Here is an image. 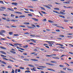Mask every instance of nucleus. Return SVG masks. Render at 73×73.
I'll use <instances>...</instances> for the list:
<instances>
[{
	"label": "nucleus",
	"instance_id": "1",
	"mask_svg": "<svg viewBox=\"0 0 73 73\" xmlns=\"http://www.w3.org/2000/svg\"><path fill=\"white\" fill-rule=\"evenodd\" d=\"M9 44L10 45H11V46H14V47H15V46H17V45H22L21 44H20L19 43L14 44V45H15V46H14V45L12 44L11 43H9Z\"/></svg>",
	"mask_w": 73,
	"mask_h": 73
},
{
	"label": "nucleus",
	"instance_id": "2",
	"mask_svg": "<svg viewBox=\"0 0 73 73\" xmlns=\"http://www.w3.org/2000/svg\"><path fill=\"white\" fill-rule=\"evenodd\" d=\"M3 60H6L7 61H11V62H14V61H13L12 60H11V59L9 60L8 59H7L5 58H3Z\"/></svg>",
	"mask_w": 73,
	"mask_h": 73
},
{
	"label": "nucleus",
	"instance_id": "3",
	"mask_svg": "<svg viewBox=\"0 0 73 73\" xmlns=\"http://www.w3.org/2000/svg\"><path fill=\"white\" fill-rule=\"evenodd\" d=\"M44 7H46L47 8H48V9H51V8L49 6L46 5H44Z\"/></svg>",
	"mask_w": 73,
	"mask_h": 73
},
{
	"label": "nucleus",
	"instance_id": "4",
	"mask_svg": "<svg viewBox=\"0 0 73 73\" xmlns=\"http://www.w3.org/2000/svg\"><path fill=\"white\" fill-rule=\"evenodd\" d=\"M47 70H50V71H53V72H55V70H54L52 68H47Z\"/></svg>",
	"mask_w": 73,
	"mask_h": 73
},
{
	"label": "nucleus",
	"instance_id": "5",
	"mask_svg": "<svg viewBox=\"0 0 73 73\" xmlns=\"http://www.w3.org/2000/svg\"><path fill=\"white\" fill-rule=\"evenodd\" d=\"M1 33H5L6 31L5 30H2L1 31Z\"/></svg>",
	"mask_w": 73,
	"mask_h": 73
},
{
	"label": "nucleus",
	"instance_id": "6",
	"mask_svg": "<svg viewBox=\"0 0 73 73\" xmlns=\"http://www.w3.org/2000/svg\"><path fill=\"white\" fill-rule=\"evenodd\" d=\"M14 13H18V14H22V13L20 12L15 11Z\"/></svg>",
	"mask_w": 73,
	"mask_h": 73
},
{
	"label": "nucleus",
	"instance_id": "7",
	"mask_svg": "<svg viewBox=\"0 0 73 73\" xmlns=\"http://www.w3.org/2000/svg\"><path fill=\"white\" fill-rule=\"evenodd\" d=\"M36 68L35 67L33 68V69L31 68V70H32L33 71H36V70L35 69H36Z\"/></svg>",
	"mask_w": 73,
	"mask_h": 73
},
{
	"label": "nucleus",
	"instance_id": "8",
	"mask_svg": "<svg viewBox=\"0 0 73 73\" xmlns=\"http://www.w3.org/2000/svg\"><path fill=\"white\" fill-rule=\"evenodd\" d=\"M31 60H32V61H38V60H37L36 59H31Z\"/></svg>",
	"mask_w": 73,
	"mask_h": 73
},
{
	"label": "nucleus",
	"instance_id": "9",
	"mask_svg": "<svg viewBox=\"0 0 73 73\" xmlns=\"http://www.w3.org/2000/svg\"><path fill=\"white\" fill-rule=\"evenodd\" d=\"M0 52H1V53H3V54H7L6 53L4 52L3 51H0Z\"/></svg>",
	"mask_w": 73,
	"mask_h": 73
},
{
	"label": "nucleus",
	"instance_id": "10",
	"mask_svg": "<svg viewBox=\"0 0 73 73\" xmlns=\"http://www.w3.org/2000/svg\"><path fill=\"white\" fill-rule=\"evenodd\" d=\"M25 17V16L23 15H21L19 16L20 18H23V17Z\"/></svg>",
	"mask_w": 73,
	"mask_h": 73
},
{
	"label": "nucleus",
	"instance_id": "11",
	"mask_svg": "<svg viewBox=\"0 0 73 73\" xmlns=\"http://www.w3.org/2000/svg\"><path fill=\"white\" fill-rule=\"evenodd\" d=\"M48 44H49V46H52V47H53V46H52V44L53 45V43H49Z\"/></svg>",
	"mask_w": 73,
	"mask_h": 73
},
{
	"label": "nucleus",
	"instance_id": "12",
	"mask_svg": "<svg viewBox=\"0 0 73 73\" xmlns=\"http://www.w3.org/2000/svg\"><path fill=\"white\" fill-rule=\"evenodd\" d=\"M10 52H11V53H13L14 54H16V52L15 51H13L12 50H10Z\"/></svg>",
	"mask_w": 73,
	"mask_h": 73
},
{
	"label": "nucleus",
	"instance_id": "13",
	"mask_svg": "<svg viewBox=\"0 0 73 73\" xmlns=\"http://www.w3.org/2000/svg\"><path fill=\"white\" fill-rule=\"evenodd\" d=\"M31 41H33V42H35V43H36V40H34V39H30Z\"/></svg>",
	"mask_w": 73,
	"mask_h": 73
},
{
	"label": "nucleus",
	"instance_id": "14",
	"mask_svg": "<svg viewBox=\"0 0 73 73\" xmlns=\"http://www.w3.org/2000/svg\"><path fill=\"white\" fill-rule=\"evenodd\" d=\"M24 24H26V25H28L29 24V22H25L23 23Z\"/></svg>",
	"mask_w": 73,
	"mask_h": 73
},
{
	"label": "nucleus",
	"instance_id": "15",
	"mask_svg": "<svg viewBox=\"0 0 73 73\" xmlns=\"http://www.w3.org/2000/svg\"><path fill=\"white\" fill-rule=\"evenodd\" d=\"M58 16L59 17H62V18H63V19H65V17L63 16L62 15H58Z\"/></svg>",
	"mask_w": 73,
	"mask_h": 73
},
{
	"label": "nucleus",
	"instance_id": "16",
	"mask_svg": "<svg viewBox=\"0 0 73 73\" xmlns=\"http://www.w3.org/2000/svg\"><path fill=\"white\" fill-rule=\"evenodd\" d=\"M28 66H30L31 67H35V66L31 64H28Z\"/></svg>",
	"mask_w": 73,
	"mask_h": 73
},
{
	"label": "nucleus",
	"instance_id": "17",
	"mask_svg": "<svg viewBox=\"0 0 73 73\" xmlns=\"http://www.w3.org/2000/svg\"><path fill=\"white\" fill-rule=\"evenodd\" d=\"M1 8L3 9H6V8L4 7H1Z\"/></svg>",
	"mask_w": 73,
	"mask_h": 73
},
{
	"label": "nucleus",
	"instance_id": "18",
	"mask_svg": "<svg viewBox=\"0 0 73 73\" xmlns=\"http://www.w3.org/2000/svg\"><path fill=\"white\" fill-rule=\"evenodd\" d=\"M23 47L24 48H27L28 47V45H26L25 46H23Z\"/></svg>",
	"mask_w": 73,
	"mask_h": 73
},
{
	"label": "nucleus",
	"instance_id": "19",
	"mask_svg": "<svg viewBox=\"0 0 73 73\" xmlns=\"http://www.w3.org/2000/svg\"><path fill=\"white\" fill-rule=\"evenodd\" d=\"M52 58H54V59H59V58L58 57H52Z\"/></svg>",
	"mask_w": 73,
	"mask_h": 73
},
{
	"label": "nucleus",
	"instance_id": "20",
	"mask_svg": "<svg viewBox=\"0 0 73 73\" xmlns=\"http://www.w3.org/2000/svg\"><path fill=\"white\" fill-rule=\"evenodd\" d=\"M60 13L62 14V15H65V13L61 11L60 12Z\"/></svg>",
	"mask_w": 73,
	"mask_h": 73
},
{
	"label": "nucleus",
	"instance_id": "21",
	"mask_svg": "<svg viewBox=\"0 0 73 73\" xmlns=\"http://www.w3.org/2000/svg\"><path fill=\"white\" fill-rule=\"evenodd\" d=\"M1 63H3V64H7V63L3 61H1Z\"/></svg>",
	"mask_w": 73,
	"mask_h": 73
},
{
	"label": "nucleus",
	"instance_id": "22",
	"mask_svg": "<svg viewBox=\"0 0 73 73\" xmlns=\"http://www.w3.org/2000/svg\"><path fill=\"white\" fill-rule=\"evenodd\" d=\"M0 48L1 49H6V48H5L3 47L0 46Z\"/></svg>",
	"mask_w": 73,
	"mask_h": 73
},
{
	"label": "nucleus",
	"instance_id": "23",
	"mask_svg": "<svg viewBox=\"0 0 73 73\" xmlns=\"http://www.w3.org/2000/svg\"><path fill=\"white\" fill-rule=\"evenodd\" d=\"M27 7H28V8H33V6H27Z\"/></svg>",
	"mask_w": 73,
	"mask_h": 73
},
{
	"label": "nucleus",
	"instance_id": "24",
	"mask_svg": "<svg viewBox=\"0 0 73 73\" xmlns=\"http://www.w3.org/2000/svg\"><path fill=\"white\" fill-rule=\"evenodd\" d=\"M1 57H7V56H6L3 55V54H1Z\"/></svg>",
	"mask_w": 73,
	"mask_h": 73
},
{
	"label": "nucleus",
	"instance_id": "25",
	"mask_svg": "<svg viewBox=\"0 0 73 73\" xmlns=\"http://www.w3.org/2000/svg\"><path fill=\"white\" fill-rule=\"evenodd\" d=\"M46 57H52V55H46Z\"/></svg>",
	"mask_w": 73,
	"mask_h": 73
},
{
	"label": "nucleus",
	"instance_id": "26",
	"mask_svg": "<svg viewBox=\"0 0 73 73\" xmlns=\"http://www.w3.org/2000/svg\"><path fill=\"white\" fill-rule=\"evenodd\" d=\"M7 21H10V20H9V18H7L6 20Z\"/></svg>",
	"mask_w": 73,
	"mask_h": 73
},
{
	"label": "nucleus",
	"instance_id": "27",
	"mask_svg": "<svg viewBox=\"0 0 73 73\" xmlns=\"http://www.w3.org/2000/svg\"><path fill=\"white\" fill-rule=\"evenodd\" d=\"M24 60L25 61H29V60L28 59H24Z\"/></svg>",
	"mask_w": 73,
	"mask_h": 73
},
{
	"label": "nucleus",
	"instance_id": "28",
	"mask_svg": "<svg viewBox=\"0 0 73 73\" xmlns=\"http://www.w3.org/2000/svg\"><path fill=\"white\" fill-rule=\"evenodd\" d=\"M59 37H64V35H59Z\"/></svg>",
	"mask_w": 73,
	"mask_h": 73
},
{
	"label": "nucleus",
	"instance_id": "29",
	"mask_svg": "<svg viewBox=\"0 0 73 73\" xmlns=\"http://www.w3.org/2000/svg\"><path fill=\"white\" fill-rule=\"evenodd\" d=\"M40 8H41V9H43V10H45V8L44 7H40Z\"/></svg>",
	"mask_w": 73,
	"mask_h": 73
},
{
	"label": "nucleus",
	"instance_id": "30",
	"mask_svg": "<svg viewBox=\"0 0 73 73\" xmlns=\"http://www.w3.org/2000/svg\"><path fill=\"white\" fill-rule=\"evenodd\" d=\"M56 27H57L58 28H61L62 29H64V28L63 27H59L58 26H56Z\"/></svg>",
	"mask_w": 73,
	"mask_h": 73
},
{
	"label": "nucleus",
	"instance_id": "31",
	"mask_svg": "<svg viewBox=\"0 0 73 73\" xmlns=\"http://www.w3.org/2000/svg\"><path fill=\"white\" fill-rule=\"evenodd\" d=\"M27 73H30L31 72L29 71V70H28V71H27V70L25 71V73H27Z\"/></svg>",
	"mask_w": 73,
	"mask_h": 73
},
{
	"label": "nucleus",
	"instance_id": "32",
	"mask_svg": "<svg viewBox=\"0 0 73 73\" xmlns=\"http://www.w3.org/2000/svg\"><path fill=\"white\" fill-rule=\"evenodd\" d=\"M3 16H8V15L7 14H3Z\"/></svg>",
	"mask_w": 73,
	"mask_h": 73
},
{
	"label": "nucleus",
	"instance_id": "33",
	"mask_svg": "<svg viewBox=\"0 0 73 73\" xmlns=\"http://www.w3.org/2000/svg\"><path fill=\"white\" fill-rule=\"evenodd\" d=\"M63 3H64V4H69L70 2H63Z\"/></svg>",
	"mask_w": 73,
	"mask_h": 73
},
{
	"label": "nucleus",
	"instance_id": "34",
	"mask_svg": "<svg viewBox=\"0 0 73 73\" xmlns=\"http://www.w3.org/2000/svg\"><path fill=\"white\" fill-rule=\"evenodd\" d=\"M9 33L10 35H12L13 34V33L12 32H10Z\"/></svg>",
	"mask_w": 73,
	"mask_h": 73
},
{
	"label": "nucleus",
	"instance_id": "35",
	"mask_svg": "<svg viewBox=\"0 0 73 73\" xmlns=\"http://www.w3.org/2000/svg\"><path fill=\"white\" fill-rule=\"evenodd\" d=\"M67 8H71V9H72L73 8V7L72 6H70L69 7H67Z\"/></svg>",
	"mask_w": 73,
	"mask_h": 73
},
{
	"label": "nucleus",
	"instance_id": "36",
	"mask_svg": "<svg viewBox=\"0 0 73 73\" xmlns=\"http://www.w3.org/2000/svg\"><path fill=\"white\" fill-rule=\"evenodd\" d=\"M41 68H46V67L41 66Z\"/></svg>",
	"mask_w": 73,
	"mask_h": 73
},
{
	"label": "nucleus",
	"instance_id": "37",
	"mask_svg": "<svg viewBox=\"0 0 73 73\" xmlns=\"http://www.w3.org/2000/svg\"><path fill=\"white\" fill-rule=\"evenodd\" d=\"M41 12L42 13H43V14H46V13H45V12H44L42 11H41Z\"/></svg>",
	"mask_w": 73,
	"mask_h": 73
},
{
	"label": "nucleus",
	"instance_id": "38",
	"mask_svg": "<svg viewBox=\"0 0 73 73\" xmlns=\"http://www.w3.org/2000/svg\"><path fill=\"white\" fill-rule=\"evenodd\" d=\"M12 71L11 72V73H15V71L13 69H12Z\"/></svg>",
	"mask_w": 73,
	"mask_h": 73
},
{
	"label": "nucleus",
	"instance_id": "39",
	"mask_svg": "<svg viewBox=\"0 0 73 73\" xmlns=\"http://www.w3.org/2000/svg\"><path fill=\"white\" fill-rule=\"evenodd\" d=\"M34 52H38L37 50L36 49H34Z\"/></svg>",
	"mask_w": 73,
	"mask_h": 73
},
{
	"label": "nucleus",
	"instance_id": "40",
	"mask_svg": "<svg viewBox=\"0 0 73 73\" xmlns=\"http://www.w3.org/2000/svg\"><path fill=\"white\" fill-rule=\"evenodd\" d=\"M19 27H22L23 28H25V26L24 25L20 26Z\"/></svg>",
	"mask_w": 73,
	"mask_h": 73
},
{
	"label": "nucleus",
	"instance_id": "41",
	"mask_svg": "<svg viewBox=\"0 0 73 73\" xmlns=\"http://www.w3.org/2000/svg\"><path fill=\"white\" fill-rule=\"evenodd\" d=\"M67 70H71L72 71H73V70H72L69 68H67Z\"/></svg>",
	"mask_w": 73,
	"mask_h": 73
},
{
	"label": "nucleus",
	"instance_id": "42",
	"mask_svg": "<svg viewBox=\"0 0 73 73\" xmlns=\"http://www.w3.org/2000/svg\"><path fill=\"white\" fill-rule=\"evenodd\" d=\"M31 26L33 27H35V28H36V26H35V25H34L33 24H31Z\"/></svg>",
	"mask_w": 73,
	"mask_h": 73
},
{
	"label": "nucleus",
	"instance_id": "43",
	"mask_svg": "<svg viewBox=\"0 0 73 73\" xmlns=\"http://www.w3.org/2000/svg\"><path fill=\"white\" fill-rule=\"evenodd\" d=\"M10 21H13V22H15V19H13L10 20Z\"/></svg>",
	"mask_w": 73,
	"mask_h": 73
},
{
	"label": "nucleus",
	"instance_id": "44",
	"mask_svg": "<svg viewBox=\"0 0 73 73\" xmlns=\"http://www.w3.org/2000/svg\"><path fill=\"white\" fill-rule=\"evenodd\" d=\"M0 3H2V4H4V2H3V1H0Z\"/></svg>",
	"mask_w": 73,
	"mask_h": 73
},
{
	"label": "nucleus",
	"instance_id": "45",
	"mask_svg": "<svg viewBox=\"0 0 73 73\" xmlns=\"http://www.w3.org/2000/svg\"><path fill=\"white\" fill-rule=\"evenodd\" d=\"M64 22H68V21L66 19L64 20Z\"/></svg>",
	"mask_w": 73,
	"mask_h": 73
},
{
	"label": "nucleus",
	"instance_id": "46",
	"mask_svg": "<svg viewBox=\"0 0 73 73\" xmlns=\"http://www.w3.org/2000/svg\"><path fill=\"white\" fill-rule=\"evenodd\" d=\"M54 9L55 10H59L60 9L58 8H54Z\"/></svg>",
	"mask_w": 73,
	"mask_h": 73
},
{
	"label": "nucleus",
	"instance_id": "47",
	"mask_svg": "<svg viewBox=\"0 0 73 73\" xmlns=\"http://www.w3.org/2000/svg\"><path fill=\"white\" fill-rule=\"evenodd\" d=\"M46 42H53V41H46Z\"/></svg>",
	"mask_w": 73,
	"mask_h": 73
},
{
	"label": "nucleus",
	"instance_id": "48",
	"mask_svg": "<svg viewBox=\"0 0 73 73\" xmlns=\"http://www.w3.org/2000/svg\"><path fill=\"white\" fill-rule=\"evenodd\" d=\"M50 62H52V63H56V61H51Z\"/></svg>",
	"mask_w": 73,
	"mask_h": 73
},
{
	"label": "nucleus",
	"instance_id": "49",
	"mask_svg": "<svg viewBox=\"0 0 73 73\" xmlns=\"http://www.w3.org/2000/svg\"><path fill=\"white\" fill-rule=\"evenodd\" d=\"M48 21L50 23H53V21H52L51 20H49Z\"/></svg>",
	"mask_w": 73,
	"mask_h": 73
},
{
	"label": "nucleus",
	"instance_id": "50",
	"mask_svg": "<svg viewBox=\"0 0 73 73\" xmlns=\"http://www.w3.org/2000/svg\"><path fill=\"white\" fill-rule=\"evenodd\" d=\"M11 17H14L15 16V15H14L13 14H11Z\"/></svg>",
	"mask_w": 73,
	"mask_h": 73
},
{
	"label": "nucleus",
	"instance_id": "51",
	"mask_svg": "<svg viewBox=\"0 0 73 73\" xmlns=\"http://www.w3.org/2000/svg\"><path fill=\"white\" fill-rule=\"evenodd\" d=\"M46 21V19H44L42 20V21Z\"/></svg>",
	"mask_w": 73,
	"mask_h": 73
},
{
	"label": "nucleus",
	"instance_id": "52",
	"mask_svg": "<svg viewBox=\"0 0 73 73\" xmlns=\"http://www.w3.org/2000/svg\"><path fill=\"white\" fill-rule=\"evenodd\" d=\"M18 4L17 3H14V5H17Z\"/></svg>",
	"mask_w": 73,
	"mask_h": 73
},
{
	"label": "nucleus",
	"instance_id": "53",
	"mask_svg": "<svg viewBox=\"0 0 73 73\" xmlns=\"http://www.w3.org/2000/svg\"><path fill=\"white\" fill-rule=\"evenodd\" d=\"M8 68H12V67L11 66H8Z\"/></svg>",
	"mask_w": 73,
	"mask_h": 73
},
{
	"label": "nucleus",
	"instance_id": "54",
	"mask_svg": "<svg viewBox=\"0 0 73 73\" xmlns=\"http://www.w3.org/2000/svg\"><path fill=\"white\" fill-rule=\"evenodd\" d=\"M0 35H1L2 36H5V35H4V34H3V33H1L0 34Z\"/></svg>",
	"mask_w": 73,
	"mask_h": 73
},
{
	"label": "nucleus",
	"instance_id": "55",
	"mask_svg": "<svg viewBox=\"0 0 73 73\" xmlns=\"http://www.w3.org/2000/svg\"><path fill=\"white\" fill-rule=\"evenodd\" d=\"M10 11H12L13 12L14 11V10H13V8H11V10Z\"/></svg>",
	"mask_w": 73,
	"mask_h": 73
},
{
	"label": "nucleus",
	"instance_id": "56",
	"mask_svg": "<svg viewBox=\"0 0 73 73\" xmlns=\"http://www.w3.org/2000/svg\"><path fill=\"white\" fill-rule=\"evenodd\" d=\"M29 10L31 11V12H34V11L32 9H30Z\"/></svg>",
	"mask_w": 73,
	"mask_h": 73
},
{
	"label": "nucleus",
	"instance_id": "57",
	"mask_svg": "<svg viewBox=\"0 0 73 73\" xmlns=\"http://www.w3.org/2000/svg\"><path fill=\"white\" fill-rule=\"evenodd\" d=\"M14 36H19V35H18V34H14Z\"/></svg>",
	"mask_w": 73,
	"mask_h": 73
},
{
	"label": "nucleus",
	"instance_id": "58",
	"mask_svg": "<svg viewBox=\"0 0 73 73\" xmlns=\"http://www.w3.org/2000/svg\"><path fill=\"white\" fill-rule=\"evenodd\" d=\"M2 19H3V20H6V18H5L2 17Z\"/></svg>",
	"mask_w": 73,
	"mask_h": 73
},
{
	"label": "nucleus",
	"instance_id": "59",
	"mask_svg": "<svg viewBox=\"0 0 73 73\" xmlns=\"http://www.w3.org/2000/svg\"><path fill=\"white\" fill-rule=\"evenodd\" d=\"M25 35H29V33H28V32L25 33Z\"/></svg>",
	"mask_w": 73,
	"mask_h": 73
},
{
	"label": "nucleus",
	"instance_id": "60",
	"mask_svg": "<svg viewBox=\"0 0 73 73\" xmlns=\"http://www.w3.org/2000/svg\"><path fill=\"white\" fill-rule=\"evenodd\" d=\"M60 72L62 73H66V72H65L63 71H60Z\"/></svg>",
	"mask_w": 73,
	"mask_h": 73
},
{
	"label": "nucleus",
	"instance_id": "61",
	"mask_svg": "<svg viewBox=\"0 0 73 73\" xmlns=\"http://www.w3.org/2000/svg\"><path fill=\"white\" fill-rule=\"evenodd\" d=\"M30 36H31V37H35V35H31Z\"/></svg>",
	"mask_w": 73,
	"mask_h": 73
},
{
	"label": "nucleus",
	"instance_id": "62",
	"mask_svg": "<svg viewBox=\"0 0 73 73\" xmlns=\"http://www.w3.org/2000/svg\"><path fill=\"white\" fill-rule=\"evenodd\" d=\"M59 66L61 67H64V66L62 65H60Z\"/></svg>",
	"mask_w": 73,
	"mask_h": 73
},
{
	"label": "nucleus",
	"instance_id": "63",
	"mask_svg": "<svg viewBox=\"0 0 73 73\" xmlns=\"http://www.w3.org/2000/svg\"><path fill=\"white\" fill-rule=\"evenodd\" d=\"M17 69H16L15 70V73H17Z\"/></svg>",
	"mask_w": 73,
	"mask_h": 73
},
{
	"label": "nucleus",
	"instance_id": "64",
	"mask_svg": "<svg viewBox=\"0 0 73 73\" xmlns=\"http://www.w3.org/2000/svg\"><path fill=\"white\" fill-rule=\"evenodd\" d=\"M18 72H20V69H17Z\"/></svg>",
	"mask_w": 73,
	"mask_h": 73
}]
</instances>
